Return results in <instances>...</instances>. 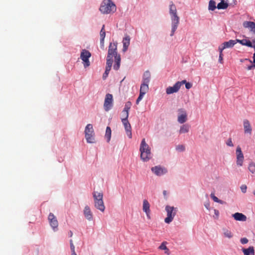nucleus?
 Wrapping results in <instances>:
<instances>
[{
    "label": "nucleus",
    "instance_id": "nucleus-1",
    "mask_svg": "<svg viewBox=\"0 0 255 255\" xmlns=\"http://www.w3.org/2000/svg\"><path fill=\"white\" fill-rule=\"evenodd\" d=\"M113 57H115V64L114 65V69L115 70H118L120 67L121 58L120 55L118 54L117 42H111L109 44L106 59V70L103 75L104 80L107 78L111 69L113 63Z\"/></svg>",
    "mask_w": 255,
    "mask_h": 255
},
{
    "label": "nucleus",
    "instance_id": "nucleus-2",
    "mask_svg": "<svg viewBox=\"0 0 255 255\" xmlns=\"http://www.w3.org/2000/svg\"><path fill=\"white\" fill-rule=\"evenodd\" d=\"M140 158L144 162L148 161L152 157L151 148L146 143L145 138L141 140L140 148Z\"/></svg>",
    "mask_w": 255,
    "mask_h": 255
},
{
    "label": "nucleus",
    "instance_id": "nucleus-3",
    "mask_svg": "<svg viewBox=\"0 0 255 255\" xmlns=\"http://www.w3.org/2000/svg\"><path fill=\"white\" fill-rule=\"evenodd\" d=\"M99 10L103 14H110L114 13L117 10V7L112 0H103Z\"/></svg>",
    "mask_w": 255,
    "mask_h": 255
},
{
    "label": "nucleus",
    "instance_id": "nucleus-4",
    "mask_svg": "<svg viewBox=\"0 0 255 255\" xmlns=\"http://www.w3.org/2000/svg\"><path fill=\"white\" fill-rule=\"evenodd\" d=\"M94 206L96 208L99 210L101 212H104L105 210V206L103 201V194L102 192H98L94 191L93 193Z\"/></svg>",
    "mask_w": 255,
    "mask_h": 255
},
{
    "label": "nucleus",
    "instance_id": "nucleus-5",
    "mask_svg": "<svg viewBox=\"0 0 255 255\" xmlns=\"http://www.w3.org/2000/svg\"><path fill=\"white\" fill-rule=\"evenodd\" d=\"M85 134L86 139L88 143H94V131L93 126L91 124H88L85 129Z\"/></svg>",
    "mask_w": 255,
    "mask_h": 255
},
{
    "label": "nucleus",
    "instance_id": "nucleus-6",
    "mask_svg": "<svg viewBox=\"0 0 255 255\" xmlns=\"http://www.w3.org/2000/svg\"><path fill=\"white\" fill-rule=\"evenodd\" d=\"M165 210L167 212V217L165 219L164 221L166 223L169 224L176 215L177 209L173 206L167 205L165 207Z\"/></svg>",
    "mask_w": 255,
    "mask_h": 255
},
{
    "label": "nucleus",
    "instance_id": "nucleus-7",
    "mask_svg": "<svg viewBox=\"0 0 255 255\" xmlns=\"http://www.w3.org/2000/svg\"><path fill=\"white\" fill-rule=\"evenodd\" d=\"M171 31L170 33V36H172L176 30L177 29L178 26L179 24V17L178 16L177 13L175 14H171Z\"/></svg>",
    "mask_w": 255,
    "mask_h": 255
},
{
    "label": "nucleus",
    "instance_id": "nucleus-8",
    "mask_svg": "<svg viewBox=\"0 0 255 255\" xmlns=\"http://www.w3.org/2000/svg\"><path fill=\"white\" fill-rule=\"evenodd\" d=\"M91 53L86 50L83 49L80 54V58L83 61V64L85 67H87L90 66V63L89 60V58L91 57Z\"/></svg>",
    "mask_w": 255,
    "mask_h": 255
},
{
    "label": "nucleus",
    "instance_id": "nucleus-9",
    "mask_svg": "<svg viewBox=\"0 0 255 255\" xmlns=\"http://www.w3.org/2000/svg\"><path fill=\"white\" fill-rule=\"evenodd\" d=\"M113 95L110 94H107L106 95L104 107L106 111H109L113 107Z\"/></svg>",
    "mask_w": 255,
    "mask_h": 255
},
{
    "label": "nucleus",
    "instance_id": "nucleus-10",
    "mask_svg": "<svg viewBox=\"0 0 255 255\" xmlns=\"http://www.w3.org/2000/svg\"><path fill=\"white\" fill-rule=\"evenodd\" d=\"M48 220L53 230L54 231H57L58 227V222L56 216L53 213H50L48 215Z\"/></svg>",
    "mask_w": 255,
    "mask_h": 255
},
{
    "label": "nucleus",
    "instance_id": "nucleus-11",
    "mask_svg": "<svg viewBox=\"0 0 255 255\" xmlns=\"http://www.w3.org/2000/svg\"><path fill=\"white\" fill-rule=\"evenodd\" d=\"M177 121L180 124H183L187 120V114L186 111L182 108L179 109L177 111Z\"/></svg>",
    "mask_w": 255,
    "mask_h": 255
},
{
    "label": "nucleus",
    "instance_id": "nucleus-12",
    "mask_svg": "<svg viewBox=\"0 0 255 255\" xmlns=\"http://www.w3.org/2000/svg\"><path fill=\"white\" fill-rule=\"evenodd\" d=\"M237 155V164L238 165L241 166L243 165L244 161V155L242 151L241 148L238 146L236 149Z\"/></svg>",
    "mask_w": 255,
    "mask_h": 255
},
{
    "label": "nucleus",
    "instance_id": "nucleus-13",
    "mask_svg": "<svg viewBox=\"0 0 255 255\" xmlns=\"http://www.w3.org/2000/svg\"><path fill=\"white\" fill-rule=\"evenodd\" d=\"M152 172H153L157 176H161L167 173V169L160 166H155L151 169Z\"/></svg>",
    "mask_w": 255,
    "mask_h": 255
},
{
    "label": "nucleus",
    "instance_id": "nucleus-14",
    "mask_svg": "<svg viewBox=\"0 0 255 255\" xmlns=\"http://www.w3.org/2000/svg\"><path fill=\"white\" fill-rule=\"evenodd\" d=\"M181 86V83L176 82L172 87H168L166 89V93L169 95L177 92Z\"/></svg>",
    "mask_w": 255,
    "mask_h": 255
},
{
    "label": "nucleus",
    "instance_id": "nucleus-15",
    "mask_svg": "<svg viewBox=\"0 0 255 255\" xmlns=\"http://www.w3.org/2000/svg\"><path fill=\"white\" fill-rule=\"evenodd\" d=\"M123 124L124 126L125 129L126 130V133L128 137L129 138H131L132 137V133H131V128L130 124L128 122V120H124L122 121Z\"/></svg>",
    "mask_w": 255,
    "mask_h": 255
},
{
    "label": "nucleus",
    "instance_id": "nucleus-16",
    "mask_svg": "<svg viewBox=\"0 0 255 255\" xmlns=\"http://www.w3.org/2000/svg\"><path fill=\"white\" fill-rule=\"evenodd\" d=\"M143 211L146 213L147 217L148 218H150V204L148 201L146 199H144L143 201V208H142Z\"/></svg>",
    "mask_w": 255,
    "mask_h": 255
},
{
    "label": "nucleus",
    "instance_id": "nucleus-17",
    "mask_svg": "<svg viewBox=\"0 0 255 255\" xmlns=\"http://www.w3.org/2000/svg\"><path fill=\"white\" fill-rule=\"evenodd\" d=\"M84 214L85 218L87 220L91 221L93 219V214L90 207L88 206H86L85 207L84 210Z\"/></svg>",
    "mask_w": 255,
    "mask_h": 255
},
{
    "label": "nucleus",
    "instance_id": "nucleus-18",
    "mask_svg": "<svg viewBox=\"0 0 255 255\" xmlns=\"http://www.w3.org/2000/svg\"><path fill=\"white\" fill-rule=\"evenodd\" d=\"M233 217L236 221H246L247 220V217L240 213H236L233 214Z\"/></svg>",
    "mask_w": 255,
    "mask_h": 255
},
{
    "label": "nucleus",
    "instance_id": "nucleus-19",
    "mask_svg": "<svg viewBox=\"0 0 255 255\" xmlns=\"http://www.w3.org/2000/svg\"><path fill=\"white\" fill-rule=\"evenodd\" d=\"M244 128L245 133H251L252 129L250 122L248 120H245L244 121Z\"/></svg>",
    "mask_w": 255,
    "mask_h": 255
},
{
    "label": "nucleus",
    "instance_id": "nucleus-20",
    "mask_svg": "<svg viewBox=\"0 0 255 255\" xmlns=\"http://www.w3.org/2000/svg\"><path fill=\"white\" fill-rule=\"evenodd\" d=\"M123 51L124 52H126L127 49H128V48L129 45V43H130V37L129 36H127L126 37H125L124 39H123Z\"/></svg>",
    "mask_w": 255,
    "mask_h": 255
},
{
    "label": "nucleus",
    "instance_id": "nucleus-21",
    "mask_svg": "<svg viewBox=\"0 0 255 255\" xmlns=\"http://www.w3.org/2000/svg\"><path fill=\"white\" fill-rule=\"evenodd\" d=\"M237 43L236 40H230L228 41L224 42L222 43L225 48H231L234 47V46Z\"/></svg>",
    "mask_w": 255,
    "mask_h": 255
},
{
    "label": "nucleus",
    "instance_id": "nucleus-22",
    "mask_svg": "<svg viewBox=\"0 0 255 255\" xmlns=\"http://www.w3.org/2000/svg\"><path fill=\"white\" fill-rule=\"evenodd\" d=\"M243 26L245 28H250L251 32L255 28V23L253 21H246L244 22Z\"/></svg>",
    "mask_w": 255,
    "mask_h": 255
},
{
    "label": "nucleus",
    "instance_id": "nucleus-23",
    "mask_svg": "<svg viewBox=\"0 0 255 255\" xmlns=\"http://www.w3.org/2000/svg\"><path fill=\"white\" fill-rule=\"evenodd\" d=\"M243 26L245 28H250L251 32L255 28V23L253 21H246L244 22Z\"/></svg>",
    "mask_w": 255,
    "mask_h": 255
},
{
    "label": "nucleus",
    "instance_id": "nucleus-24",
    "mask_svg": "<svg viewBox=\"0 0 255 255\" xmlns=\"http://www.w3.org/2000/svg\"><path fill=\"white\" fill-rule=\"evenodd\" d=\"M236 41H237V43H239L241 44H242V45H245V46H247L248 47H252L253 46V44H252V42L250 40H247L246 39H242V40L237 39Z\"/></svg>",
    "mask_w": 255,
    "mask_h": 255
},
{
    "label": "nucleus",
    "instance_id": "nucleus-25",
    "mask_svg": "<svg viewBox=\"0 0 255 255\" xmlns=\"http://www.w3.org/2000/svg\"><path fill=\"white\" fill-rule=\"evenodd\" d=\"M150 79V73L148 70L146 71L143 75L142 78V82L145 83H149Z\"/></svg>",
    "mask_w": 255,
    "mask_h": 255
},
{
    "label": "nucleus",
    "instance_id": "nucleus-26",
    "mask_svg": "<svg viewBox=\"0 0 255 255\" xmlns=\"http://www.w3.org/2000/svg\"><path fill=\"white\" fill-rule=\"evenodd\" d=\"M243 252L245 255H255L254 248L250 247L248 249H243Z\"/></svg>",
    "mask_w": 255,
    "mask_h": 255
},
{
    "label": "nucleus",
    "instance_id": "nucleus-27",
    "mask_svg": "<svg viewBox=\"0 0 255 255\" xmlns=\"http://www.w3.org/2000/svg\"><path fill=\"white\" fill-rule=\"evenodd\" d=\"M167 243L166 242H163L161 243V244L158 247V249L161 250H164V253L167 255H169L170 254L169 250L166 247Z\"/></svg>",
    "mask_w": 255,
    "mask_h": 255
},
{
    "label": "nucleus",
    "instance_id": "nucleus-28",
    "mask_svg": "<svg viewBox=\"0 0 255 255\" xmlns=\"http://www.w3.org/2000/svg\"><path fill=\"white\" fill-rule=\"evenodd\" d=\"M148 84L142 82L140 86V93H143V94L145 95L148 91Z\"/></svg>",
    "mask_w": 255,
    "mask_h": 255
},
{
    "label": "nucleus",
    "instance_id": "nucleus-29",
    "mask_svg": "<svg viewBox=\"0 0 255 255\" xmlns=\"http://www.w3.org/2000/svg\"><path fill=\"white\" fill-rule=\"evenodd\" d=\"M190 126L188 124L182 125L179 129V132L180 134L187 133L189 130Z\"/></svg>",
    "mask_w": 255,
    "mask_h": 255
},
{
    "label": "nucleus",
    "instance_id": "nucleus-30",
    "mask_svg": "<svg viewBox=\"0 0 255 255\" xmlns=\"http://www.w3.org/2000/svg\"><path fill=\"white\" fill-rule=\"evenodd\" d=\"M177 13V9L175 5L171 1L169 5V14H175Z\"/></svg>",
    "mask_w": 255,
    "mask_h": 255
},
{
    "label": "nucleus",
    "instance_id": "nucleus-31",
    "mask_svg": "<svg viewBox=\"0 0 255 255\" xmlns=\"http://www.w3.org/2000/svg\"><path fill=\"white\" fill-rule=\"evenodd\" d=\"M221 0V1L217 6V8L219 9L227 8L229 5L228 3L227 2H225L224 0Z\"/></svg>",
    "mask_w": 255,
    "mask_h": 255
},
{
    "label": "nucleus",
    "instance_id": "nucleus-32",
    "mask_svg": "<svg viewBox=\"0 0 255 255\" xmlns=\"http://www.w3.org/2000/svg\"><path fill=\"white\" fill-rule=\"evenodd\" d=\"M105 137L107 138V141L109 142L111 137V129L109 127H107L106 128Z\"/></svg>",
    "mask_w": 255,
    "mask_h": 255
},
{
    "label": "nucleus",
    "instance_id": "nucleus-33",
    "mask_svg": "<svg viewBox=\"0 0 255 255\" xmlns=\"http://www.w3.org/2000/svg\"><path fill=\"white\" fill-rule=\"evenodd\" d=\"M216 7V2L213 0H210L208 7L209 9L213 11L214 10Z\"/></svg>",
    "mask_w": 255,
    "mask_h": 255
},
{
    "label": "nucleus",
    "instance_id": "nucleus-34",
    "mask_svg": "<svg viewBox=\"0 0 255 255\" xmlns=\"http://www.w3.org/2000/svg\"><path fill=\"white\" fill-rule=\"evenodd\" d=\"M100 40L104 41V39L106 36V32L105 30V25H103L100 31Z\"/></svg>",
    "mask_w": 255,
    "mask_h": 255
},
{
    "label": "nucleus",
    "instance_id": "nucleus-35",
    "mask_svg": "<svg viewBox=\"0 0 255 255\" xmlns=\"http://www.w3.org/2000/svg\"><path fill=\"white\" fill-rule=\"evenodd\" d=\"M223 232L225 237L228 238H231L233 237L232 232L229 230L224 229H223Z\"/></svg>",
    "mask_w": 255,
    "mask_h": 255
},
{
    "label": "nucleus",
    "instance_id": "nucleus-36",
    "mask_svg": "<svg viewBox=\"0 0 255 255\" xmlns=\"http://www.w3.org/2000/svg\"><path fill=\"white\" fill-rule=\"evenodd\" d=\"M122 121L124 120H128V112L123 110L122 112Z\"/></svg>",
    "mask_w": 255,
    "mask_h": 255
},
{
    "label": "nucleus",
    "instance_id": "nucleus-37",
    "mask_svg": "<svg viewBox=\"0 0 255 255\" xmlns=\"http://www.w3.org/2000/svg\"><path fill=\"white\" fill-rule=\"evenodd\" d=\"M211 197L213 200V201L215 202L219 203L220 204H223V201L220 199H219L216 196H215L214 193H212L211 194Z\"/></svg>",
    "mask_w": 255,
    "mask_h": 255
},
{
    "label": "nucleus",
    "instance_id": "nucleus-38",
    "mask_svg": "<svg viewBox=\"0 0 255 255\" xmlns=\"http://www.w3.org/2000/svg\"><path fill=\"white\" fill-rule=\"evenodd\" d=\"M131 106V103L129 101L127 102L125 104V107H124V109L123 110L128 112L129 109H130Z\"/></svg>",
    "mask_w": 255,
    "mask_h": 255
},
{
    "label": "nucleus",
    "instance_id": "nucleus-39",
    "mask_svg": "<svg viewBox=\"0 0 255 255\" xmlns=\"http://www.w3.org/2000/svg\"><path fill=\"white\" fill-rule=\"evenodd\" d=\"M176 150L180 151H183L185 150V146L183 145H178L176 147Z\"/></svg>",
    "mask_w": 255,
    "mask_h": 255
},
{
    "label": "nucleus",
    "instance_id": "nucleus-40",
    "mask_svg": "<svg viewBox=\"0 0 255 255\" xmlns=\"http://www.w3.org/2000/svg\"><path fill=\"white\" fill-rule=\"evenodd\" d=\"M144 95L143 94V93H139V95L138 97L137 98L136 101V104H138L139 103V102L142 100Z\"/></svg>",
    "mask_w": 255,
    "mask_h": 255
},
{
    "label": "nucleus",
    "instance_id": "nucleus-41",
    "mask_svg": "<svg viewBox=\"0 0 255 255\" xmlns=\"http://www.w3.org/2000/svg\"><path fill=\"white\" fill-rule=\"evenodd\" d=\"M226 144L228 146H234V144L232 142V139L231 138H230L228 139V140L226 142Z\"/></svg>",
    "mask_w": 255,
    "mask_h": 255
},
{
    "label": "nucleus",
    "instance_id": "nucleus-42",
    "mask_svg": "<svg viewBox=\"0 0 255 255\" xmlns=\"http://www.w3.org/2000/svg\"><path fill=\"white\" fill-rule=\"evenodd\" d=\"M247 187L246 185H242L241 186V189L243 193H245L247 192Z\"/></svg>",
    "mask_w": 255,
    "mask_h": 255
},
{
    "label": "nucleus",
    "instance_id": "nucleus-43",
    "mask_svg": "<svg viewBox=\"0 0 255 255\" xmlns=\"http://www.w3.org/2000/svg\"><path fill=\"white\" fill-rule=\"evenodd\" d=\"M226 49L225 48H224V46L223 44H222L221 46H220L219 47V54H223V51L224 49Z\"/></svg>",
    "mask_w": 255,
    "mask_h": 255
},
{
    "label": "nucleus",
    "instance_id": "nucleus-44",
    "mask_svg": "<svg viewBox=\"0 0 255 255\" xmlns=\"http://www.w3.org/2000/svg\"><path fill=\"white\" fill-rule=\"evenodd\" d=\"M248 240L246 238H242L241 239V243L242 244H246L248 243Z\"/></svg>",
    "mask_w": 255,
    "mask_h": 255
},
{
    "label": "nucleus",
    "instance_id": "nucleus-45",
    "mask_svg": "<svg viewBox=\"0 0 255 255\" xmlns=\"http://www.w3.org/2000/svg\"><path fill=\"white\" fill-rule=\"evenodd\" d=\"M70 249H71V251H75V247L73 243L72 240H70Z\"/></svg>",
    "mask_w": 255,
    "mask_h": 255
},
{
    "label": "nucleus",
    "instance_id": "nucleus-46",
    "mask_svg": "<svg viewBox=\"0 0 255 255\" xmlns=\"http://www.w3.org/2000/svg\"><path fill=\"white\" fill-rule=\"evenodd\" d=\"M192 84L189 82L186 83L185 87L187 89H189L192 87Z\"/></svg>",
    "mask_w": 255,
    "mask_h": 255
},
{
    "label": "nucleus",
    "instance_id": "nucleus-47",
    "mask_svg": "<svg viewBox=\"0 0 255 255\" xmlns=\"http://www.w3.org/2000/svg\"><path fill=\"white\" fill-rule=\"evenodd\" d=\"M223 60V54H219V62L221 63H222Z\"/></svg>",
    "mask_w": 255,
    "mask_h": 255
},
{
    "label": "nucleus",
    "instance_id": "nucleus-48",
    "mask_svg": "<svg viewBox=\"0 0 255 255\" xmlns=\"http://www.w3.org/2000/svg\"><path fill=\"white\" fill-rule=\"evenodd\" d=\"M100 46L101 48L104 49V41L100 40Z\"/></svg>",
    "mask_w": 255,
    "mask_h": 255
},
{
    "label": "nucleus",
    "instance_id": "nucleus-49",
    "mask_svg": "<svg viewBox=\"0 0 255 255\" xmlns=\"http://www.w3.org/2000/svg\"><path fill=\"white\" fill-rule=\"evenodd\" d=\"M253 68L252 65H250L248 67V70H250Z\"/></svg>",
    "mask_w": 255,
    "mask_h": 255
},
{
    "label": "nucleus",
    "instance_id": "nucleus-50",
    "mask_svg": "<svg viewBox=\"0 0 255 255\" xmlns=\"http://www.w3.org/2000/svg\"><path fill=\"white\" fill-rule=\"evenodd\" d=\"M69 236H70V237H72V236H73V233L71 231H70L69 232Z\"/></svg>",
    "mask_w": 255,
    "mask_h": 255
},
{
    "label": "nucleus",
    "instance_id": "nucleus-51",
    "mask_svg": "<svg viewBox=\"0 0 255 255\" xmlns=\"http://www.w3.org/2000/svg\"><path fill=\"white\" fill-rule=\"evenodd\" d=\"M179 83H181V85H182L183 84H186V83H187V82H186V80H183L181 82H179Z\"/></svg>",
    "mask_w": 255,
    "mask_h": 255
},
{
    "label": "nucleus",
    "instance_id": "nucleus-52",
    "mask_svg": "<svg viewBox=\"0 0 255 255\" xmlns=\"http://www.w3.org/2000/svg\"><path fill=\"white\" fill-rule=\"evenodd\" d=\"M72 252V254L71 255H77V254H76L75 253V251H71Z\"/></svg>",
    "mask_w": 255,
    "mask_h": 255
},
{
    "label": "nucleus",
    "instance_id": "nucleus-53",
    "mask_svg": "<svg viewBox=\"0 0 255 255\" xmlns=\"http://www.w3.org/2000/svg\"><path fill=\"white\" fill-rule=\"evenodd\" d=\"M253 62L255 63V54L253 55Z\"/></svg>",
    "mask_w": 255,
    "mask_h": 255
},
{
    "label": "nucleus",
    "instance_id": "nucleus-54",
    "mask_svg": "<svg viewBox=\"0 0 255 255\" xmlns=\"http://www.w3.org/2000/svg\"><path fill=\"white\" fill-rule=\"evenodd\" d=\"M215 213L217 215H218V214H219V211H218V210H215Z\"/></svg>",
    "mask_w": 255,
    "mask_h": 255
},
{
    "label": "nucleus",
    "instance_id": "nucleus-55",
    "mask_svg": "<svg viewBox=\"0 0 255 255\" xmlns=\"http://www.w3.org/2000/svg\"><path fill=\"white\" fill-rule=\"evenodd\" d=\"M251 32L255 35V28Z\"/></svg>",
    "mask_w": 255,
    "mask_h": 255
},
{
    "label": "nucleus",
    "instance_id": "nucleus-56",
    "mask_svg": "<svg viewBox=\"0 0 255 255\" xmlns=\"http://www.w3.org/2000/svg\"><path fill=\"white\" fill-rule=\"evenodd\" d=\"M163 194H164V195H165V194H166V191H163Z\"/></svg>",
    "mask_w": 255,
    "mask_h": 255
},
{
    "label": "nucleus",
    "instance_id": "nucleus-57",
    "mask_svg": "<svg viewBox=\"0 0 255 255\" xmlns=\"http://www.w3.org/2000/svg\"><path fill=\"white\" fill-rule=\"evenodd\" d=\"M252 66H253V68H255V64L254 65H252Z\"/></svg>",
    "mask_w": 255,
    "mask_h": 255
},
{
    "label": "nucleus",
    "instance_id": "nucleus-58",
    "mask_svg": "<svg viewBox=\"0 0 255 255\" xmlns=\"http://www.w3.org/2000/svg\"><path fill=\"white\" fill-rule=\"evenodd\" d=\"M253 41L254 43H255V39Z\"/></svg>",
    "mask_w": 255,
    "mask_h": 255
},
{
    "label": "nucleus",
    "instance_id": "nucleus-59",
    "mask_svg": "<svg viewBox=\"0 0 255 255\" xmlns=\"http://www.w3.org/2000/svg\"><path fill=\"white\" fill-rule=\"evenodd\" d=\"M249 60V61H250L251 63H252V61H251V60Z\"/></svg>",
    "mask_w": 255,
    "mask_h": 255
},
{
    "label": "nucleus",
    "instance_id": "nucleus-60",
    "mask_svg": "<svg viewBox=\"0 0 255 255\" xmlns=\"http://www.w3.org/2000/svg\"><path fill=\"white\" fill-rule=\"evenodd\" d=\"M254 194L255 195V191H254Z\"/></svg>",
    "mask_w": 255,
    "mask_h": 255
},
{
    "label": "nucleus",
    "instance_id": "nucleus-61",
    "mask_svg": "<svg viewBox=\"0 0 255 255\" xmlns=\"http://www.w3.org/2000/svg\"><path fill=\"white\" fill-rule=\"evenodd\" d=\"M254 54H255V53H254Z\"/></svg>",
    "mask_w": 255,
    "mask_h": 255
}]
</instances>
